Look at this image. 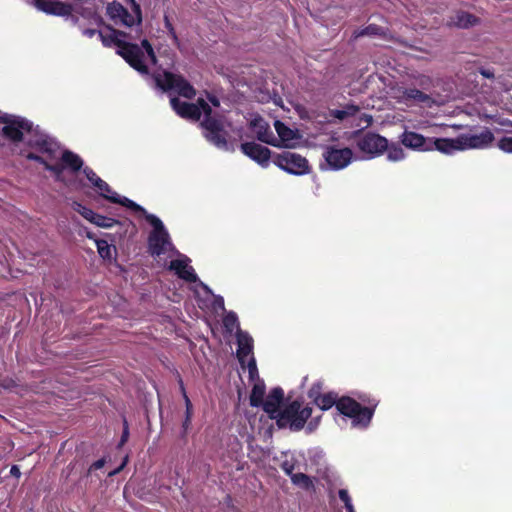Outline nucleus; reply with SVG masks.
Wrapping results in <instances>:
<instances>
[{"instance_id":"6","label":"nucleus","mask_w":512,"mask_h":512,"mask_svg":"<svg viewBox=\"0 0 512 512\" xmlns=\"http://www.w3.org/2000/svg\"><path fill=\"white\" fill-rule=\"evenodd\" d=\"M146 220L153 227V231L148 238V249L153 257L162 255L169 258L178 254L174 245L170 241L168 231L165 229L163 222L153 214H146Z\"/></svg>"},{"instance_id":"56","label":"nucleus","mask_w":512,"mask_h":512,"mask_svg":"<svg viewBox=\"0 0 512 512\" xmlns=\"http://www.w3.org/2000/svg\"><path fill=\"white\" fill-rule=\"evenodd\" d=\"M179 385H180V390L182 392V395L184 396V393H186V391H185L183 381L181 379L179 380Z\"/></svg>"},{"instance_id":"11","label":"nucleus","mask_w":512,"mask_h":512,"mask_svg":"<svg viewBox=\"0 0 512 512\" xmlns=\"http://www.w3.org/2000/svg\"><path fill=\"white\" fill-rule=\"evenodd\" d=\"M284 396V390L281 387H274L266 394L265 382L258 376V408L261 407L270 419L275 420L278 413L282 411Z\"/></svg>"},{"instance_id":"32","label":"nucleus","mask_w":512,"mask_h":512,"mask_svg":"<svg viewBox=\"0 0 512 512\" xmlns=\"http://www.w3.org/2000/svg\"><path fill=\"white\" fill-rule=\"evenodd\" d=\"M274 154H271V151L269 148L258 145V165L262 167H267L269 160L273 159Z\"/></svg>"},{"instance_id":"48","label":"nucleus","mask_w":512,"mask_h":512,"mask_svg":"<svg viewBox=\"0 0 512 512\" xmlns=\"http://www.w3.org/2000/svg\"><path fill=\"white\" fill-rule=\"evenodd\" d=\"M98 30L95 29H85L83 31V34L89 38L93 37L94 35H98Z\"/></svg>"},{"instance_id":"40","label":"nucleus","mask_w":512,"mask_h":512,"mask_svg":"<svg viewBox=\"0 0 512 512\" xmlns=\"http://www.w3.org/2000/svg\"><path fill=\"white\" fill-rule=\"evenodd\" d=\"M338 495L339 499L344 503V506L352 503L351 497L346 489H340Z\"/></svg>"},{"instance_id":"55","label":"nucleus","mask_w":512,"mask_h":512,"mask_svg":"<svg viewBox=\"0 0 512 512\" xmlns=\"http://www.w3.org/2000/svg\"><path fill=\"white\" fill-rule=\"evenodd\" d=\"M256 126V120H251L248 129L253 131Z\"/></svg>"},{"instance_id":"30","label":"nucleus","mask_w":512,"mask_h":512,"mask_svg":"<svg viewBox=\"0 0 512 512\" xmlns=\"http://www.w3.org/2000/svg\"><path fill=\"white\" fill-rule=\"evenodd\" d=\"M357 398L360 402H362L364 404L363 408L371 409L372 416H373L375 413L376 407L379 404V400H377L376 398L371 397L370 395L365 394V393L358 394Z\"/></svg>"},{"instance_id":"41","label":"nucleus","mask_w":512,"mask_h":512,"mask_svg":"<svg viewBox=\"0 0 512 512\" xmlns=\"http://www.w3.org/2000/svg\"><path fill=\"white\" fill-rule=\"evenodd\" d=\"M330 116L338 120H344L347 118V112H345L343 109H333L330 110Z\"/></svg>"},{"instance_id":"8","label":"nucleus","mask_w":512,"mask_h":512,"mask_svg":"<svg viewBox=\"0 0 512 512\" xmlns=\"http://www.w3.org/2000/svg\"><path fill=\"white\" fill-rule=\"evenodd\" d=\"M153 78L156 86L170 95L178 94L187 99H192L196 95L193 86L179 74L162 71L156 73Z\"/></svg>"},{"instance_id":"42","label":"nucleus","mask_w":512,"mask_h":512,"mask_svg":"<svg viewBox=\"0 0 512 512\" xmlns=\"http://www.w3.org/2000/svg\"><path fill=\"white\" fill-rule=\"evenodd\" d=\"M184 401L186 406V416H188V420H191L193 414V406L186 393H184Z\"/></svg>"},{"instance_id":"45","label":"nucleus","mask_w":512,"mask_h":512,"mask_svg":"<svg viewBox=\"0 0 512 512\" xmlns=\"http://www.w3.org/2000/svg\"><path fill=\"white\" fill-rule=\"evenodd\" d=\"M480 74L485 78L492 79L494 78V72L490 69L481 68L479 70Z\"/></svg>"},{"instance_id":"27","label":"nucleus","mask_w":512,"mask_h":512,"mask_svg":"<svg viewBox=\"0 0 512 512\" xmlns=\"http://www.w3.org/2000/svg\"><path fill=\"white\" fill-rule=\"evenodd\" d=\"M478 22V18L467 12H459L456 15L455 25L459 28H469Z\"/></svg>"},{"instance_id":"20","label":"nucleus","mask_w":512,"mask_h":512,"mask_svg":"<svg viewBox=\"0 0 512 512\" xmlns=\"http://www.w3.org/2000/svg\"><path fill=\"white\" fill-rule=\"evenodd\" d=\"M35 6L37 9L52 15L65 16L71 13V6L61 2L36 0Z\"/></svg>"},{"instance_id":"5","label":"nucleus","mask_w":512,"mask_h":512,"mask_svg":"<svg viewBox=\"0 0 512 512\" xmlns=\"http://www.w3.org/2000/svg\"><path fill=\"white\" fill-rule=\"evenodd\" d=\"M0 132L11 142L27 140L33 149L32 152H35V147L30 144V140L35 141L40 135L33 133L32 123L27 119L12 114H3L0 116ZM41 136L43 135L41 134Z\"/></svg>"},{"instance_id":"21","label":"nucleus","mask_w":512,"mask_h":512,"mask_svg":"<svg viewBox=\"0 0 512 512\" xmlns=\"http://www.w3.org/2000/svg\"><path fill=\"white\" fill-rule=\"evenodd\" d=\"M432 150H438L445 154H450L454 151L461 150L460 138H430Z\"/></svg>"},{"instance_id":"23","label":"nucleus","mask_w":512,"mask_h":512,"mask_svg":"<svg viewBox=\"0 0 512 512\" xmlns=\"http://www.w3.org/2000/svg\"><path fill=\"white\" fill-rule=\"evenodd\" d=\"M389 30L385 27L377 24H369L364 28L357 29L353 32V38L358 39L364 36H379L381 38H387Z\"/></svg>"},{"instance_id":"46","label":"nucleus","mask_w":512,"mask_h":512,"mask_svg":"<svg viewBox=\"0 0 512 512\" xmlns=\"http://www.w3.org/2000/svg\"><path fill=\"white\" fill-rule=\"evenodd\" d=\"M105 464V460L104 459H99L97 461H95L91 467H90V470H98V469H101Z\"/></svg>"},{"instance_id":"47","label":"nucleus","mask_w":512,"mask_h":512,"mask_svg":"<svg viewBox=\"0 0 512 512\" xmlns=\"http://www.w3.org/2000/svg\"><path fill=\"white\" fill-rule=\"evenodd\" d=\"M128 436H129L128 427H127V425H125L123 434L121 436L120 445H123L127 441Z\"/></svg>"},{"instance_id":"28","label":"nucleus","mask_w":512,"mask_h":512,"mask_svg":"<svg viewBox=\"0 0 512 512\" xmlns=\"http://www.w3.org/2000/svg\"><path fill=\"white\" fill-rule=\"evenodd\" d=\"M97 251L101 258L111 260L115 252V247L111 246L106 240L95 239Z\"/></svg>"},{"instance_id":"43","label":"nucleus","mask_w":512,"mask_h":512,"mask_svg":"<svg viewBox=\"0 0 512 512\" xmlns=\"http://www.w3.org/2000/svg\"><path fill=\"white\" fill-rule=\"evenodd\" d=\"M249 402L252 407H256V382H254L251 386Z\"/></svg>"},{"instance_id":"19","label":"nucleus","mask_w":512,"mask_h":512,"mask_svg":"<svg viewBox=\"0 0 512 512\" xmlns=\"http://www.w3.org/2000/svg\"><path fill=\"white\" fill-rule=\"evenodd\" d=\"M107 14L114 20L116 24H122L131 27L135 23V19L128 11L117 2H112L107 5Z\"/></svg>"},{"instance_id":"10","label":"nucleus","mask_w":512,"mask_h":512,"mask_svg":"<svg viewBox=\"0 0 512 512\" xmlns=\"http://www.w3.org/2000/svg\"><path fill=\"white\" fill-rule=\"evenodd\" d=\"M415 85L420 87L421 89H417L416 87H400L398 89L402 102L412 105V104H427L431 106L433 102L431 96L424 91L429 90L433 86L432 78L419 74L415 78Z\"/></svg>"},{"instance_id":"9","label":"nucleus","mask_w":512,"mask_h":512,"mask_svg":"<svg viewBox=\"0 0 512 512\" xmlns=\"http://www.w3.org/2000/svg\"><path fill=\"white\" fill-rule=\"evenodd\" d=\"M337 411L350 418L355 427L367 428L372 420L371 409L363 408L360 402L349 396L340 397Z\"/></svg>"},{"instance_id":"18","label":"nucleus","mask_w":512,"mask_h":512,"mask_svg":"<svg viewBox=\"0 0 512 512\" xmlns=\"http://www.w3.org/2000/svg\"><path fill=\"white\" fill-rule=\"evenodd\" d=\"M400 139L401 143L407 148L421 151L432 150L430 138H425L419 133L413 131H404Z\"/></svg>"},{"instance_id":"31","label":"nucleus","mask_w":512,"mask_h":512,"mask_svg":"<svg viewBox=\"0 0 512 512\" xmlns=\"http://www.w3.org/2000/svg\"><path fill=\"white\" fill-rule=\"evenodd\" d=\"M385 151H387V157L391 161H400L405 157V153L399 145H388Z\"/></svg>"},{"instance_id":"57","label":"nucleus","mask_w":512,"mask_h":512,"mask_svg":"<svg viewBox=\"0 0 512 512\" xmlns=\"http://www.w3.org/2000/svg\"><path fill=\"white\" fill-rule=\"evenodd\" d=\"M87 237L90 238V239L93 238L92 234H90V233H87Z\"/></svg>"},{"instance_id":"51","label":"nucleus","mask_w":512,"mask_h":512,"mask_svg":"<svg viewBox=\"0 0 512 512\" xmlns=\"http://www.w3.org/2000/svg\"><path fill=\"white\" fill-rule=\"evenodd\" d=\"M10 473L16 477H19L20 476V470L19 468L16 466V465H13L11 467V470H10Z\"/></svg>"},{"instance_id":"1","label":"nucleus","mask_w":512,"mask_h":512,"mask_svg":"<svg viewBox=\"0 0 512 512\" xmlns=\"http://www.w3.org/2000/svg\"><path fill=\"white\" fill-rule=\"evenodd\" d=\"M170 104L173 110L182 118L192 121H198L203 116L201 127L203 135L211 144L224 151L234 150V144L228 139L227 128L230 123L226 118L214 112L211 106L199 98L197 103H187L180 101L177 97L171 96Z\"/></svg>"},{"instance_id":"37","label":"nucleus","mask_w":512,"mask_h":512,"mask_svg":"<svg viewBox=\"0 0 512 512\" xmlns=\"http://www.w3.org/2000/svg\"><path fill=\"white\" fill-rule=\"evenodd\" d=\"M498 148L506 153H512V137H502L497 144Z\"/></svg>"},{"instance_id":"24","label":"nucleus","mask_w":512,"mask_h":512,"mask_svg":"<svg viewBox=\"0 0 512 512\" xmlns=\"http://www.w3.org/2000/svg\"><path fill=\"white\" fill-rule=\"evenodd\" d=\"M238 136L241 142V151L252 160H256V144L254 143V138L243 133L242 129L238 131Z\"/></svg>"},{"instance_id":"3","label":"nucleus","mask_w":512,"mask_h":512,"mask_svg":"<svg viewBox=\"0 0 512 512\" xmlns=\"http://www.w3.org/2000/svg\"><path fill=\"white\" fill-rule=\"evenodd\" d=\"M30 144L35 147V152H28L25 156L29 160H35L45 166V168L55 174L60 179L63 172V165L53 161L61 157L62 162L73 171H78L83 165L82 159L71 151H62L59 144L47 136H40L35 141L30 140Z\"/></svg>"},{"instance_id":"25","label":"nucleus","mask_w":512,"mask_h":512,"mask_svg":"<svg viewBox=\"0 0 512 512\" xmlns=\"http://www.w3.org/2000/svg\"><path fill=\"white\" fill-rule=\"evenodd\" d=\"M340 402V397L338 393L330 391L324 393L318 398L315 405L318 406L321 410L326 411L335 406L337 408V403Z\"/></svg>"},{"instance_id":"2","label":"nucleus","mask_w":512,"mask_h":512,"mask_svg":"<svg viewBox=\"0 0 512 512\" xmlns=\"http://www.w3.org/2000/svg\"><path fill=\"white\" fill-rule=\"evenodd\" d=\"M98 37L104 46H117V53L121 55L134 69L142 74L148 72L147 64H156V56L151 44L144 39L141 47L125 41V33L107 28L98 32Z\"/></svg>"},{"instance_id":"34","label":"nucleus","mask_w":512,"mask_h":512,"mask_svg":"<svg viewBox=\"0 0 512 512\" xmlns=\"http://www.w3.org/2000/svg\"><path fill=\"white\" fill-rule=\"evenodd\" d=\"M297 461L294 457L290 459H285L280 464L281 469L291 478L295 473L294 470L296 468Z\"/></svg>"},{"instance_id":"49","label":"nucleus","mask_w":512,"mask_h":512,"mask_svg":"<svg viewBox=\"0 0 512 512\" xmlns=\"http://www.w3.org/2000/svg\"><path fill=\"white\" fill-rule=\"evenodd\" d=\"M215 305L216 307H219L220 309L224 310V300L222 297H218L216 300H215Z\"/></svg>"},{"instance_id":"38","label":"nucleus","mask_w":512,"mask_h":512,"mask_svg":"<svg viewBox=\"0 0 512 512\" xmlns=\"http://www.w3.org/2000/svg\"><path fill=\"white\" fill-rule=\"evenodd\" d=\"M164 21H165V28L167 29L169 35L173 39L174 43L178 44L179 40H178L176 31L167 16L164 17Z\"/></svg>"},{"instance_id":"52","label":"nucleus","mask_w":512,"mask_h":512,"mask_svg":"<svg viewBox=\"0 0 512 512\" xmlns=\"http://www.w3.org/2000/svg\"><path fill=\"white\" fill-rule=\"evenodd\" d=\"M191 420H188V416L185 417V420L183 422V429L186 431L190 425Z\"/></svg>"},{"instance_id":"4","label":"nucleus","mask_w":512,"mask_h":512,"mask_svg":"<svg viewBox=\"0 0 512 512\" xmlns=\"http://www.w3.org/2000/svg\"><path fill=\"white\" fill-rule=\"evenodd\" d=\"M223 326L229 334L235 333L237 341L236 355L241 365L242 373H247L248 377L253 380L256 373V365L253 357V338L239 329L237 315L229 312L223 318Z\"/></svg>"},{"instance_id":"29","label":"nucleus","mask_w":512,"mask_h":512,"mask_svg":"<svg viewBox=\"0 0 512 512\" xmlns=\"http://www.w3.org/2000/svg\"><path fill=\"white\" fill-rule=\"evenodd\" d=\"M274 126L281 140L289 141L293 138V131L283 122L276 120Z\"/></svg>"},{"instance_id":"7","label":"nucleus","mask_w":512,"mask_h":512,"mask_svg":"<svg viewBox=\"0 0 512 512\" xmlns=\"http://www.w3.org/2000/svg\"><path fill=\"white\" fill-rule=\"evenodd\" d=\"M302 401L295 399L284 405L282 411L275 418L278 428H289L291 431H300L312 415V408L303 407Z\"/></svg>"},{"instance_id":"26","label":"nucleus","mask_w":512,"mask_h":512,"mask_svg":"<svg viewBox=\"0 0 512 512\" xmlns=\"http://www.w3.org/2000/svg\"><path fill=\"white\" fill-rule=\"evenodd\" d=\"M291 482L306 491L314 489V483L312 479L304 473H295L291 478Z\"/></svg>"},{"instance_id":"13","label":"nucleus","mask_w":512,"mask_h":512,"mask_svg":"<svg viewBox=\"0 0 512 512\" xmlns=\"http://www.w3.org/2000/svg\"><path fill=\"white\" fill-rule=\"evenodd\" d=\"M272 162L280 169L294 175H303L309 171L307 159L290 151L274 154Z\"/></svg>"},{"instance_id":"36","label":"nucleus","mask_w":512,"mask_h":512,"mask_svg":"<svg viewBox=\"0 0 512 512\" xmlns=\"http://www.w3.org/2000/svg\"><path fill=\"white\" fill-rule=\"evenodd\" d=\"M322 383L316 382L313 383L310 389L308 390V397L313 401L315 404L318 398L322 395Z\"/></svg>"},{"instance_id":"17","label":"nucleus","mask_w":512,"mask_h":512,"mask_svg":"<svg viewBox=\"0 0 512 512\" xmlns=\"http://www.w3.org/2000/svg\"><path fill=\"white\" fill-rule=\"evenodd\" d=\"M175 256H178V258L170 262L169 269L187 282H196L198 278L193 267L189 265L190 259L179 252Z\"/></svg>"},{"instance_id":"12","label":"nucleus","mask_w":512,"mask_h":512,"mask_svg":"<svg viewBox=\"0 0 512 512\" xmlns=\"http://www.w3.org/2000/svg\"><path fill=\"white\" fill-rule=\"evenodd\" d=\"M83 173L85 174L87 179L90 181V183L98 190L100 195L102 197H104L105 199H107L113 203L121 204V205L128 207L130 209H133L135 211H141V212L146 213L145 210L141 206H139L132 200H130L126 197H121L116 192L112 191L110 186L104 180H102L100 177H98L96 175V173L89 167H85L83 169Z\"/></svg>"},{"instance_id":"59","label":"nucleus","mask_w":512,"mask_h":512,"mask_svg":"<svg viewBox=\"0 0 512 512\" xmlns=\"http://www.w3.org/2000/svg\"><path fill=\"white\" fill-rule=\"evenodd\" d=\"M248 422H250V424L253 425L251 418H248Z\"/></svg>"},{"instance_id":"44","label":"nucleus","mask_w":512,"mask_h":512,"mask_svg":"<svg viewBox=\"0 0 512 512\" xmlns=\"http://www.w3.org/2000/svg\"><path fill=\"white\" fill-rule=\"evenodd\" d=\"M257 124H258V140L263 141V139L261 137V129L265 128V126H267V123L261 117L258 116Z\"/></svg>"},{"instance_id":"58","label":"nucleus","mask_w":512,"mask_h":512,"mask_svg":"<svg viewBox=\"0 0 512 512\" xmlns=\"http://www.w3.org/2000/svg\"><path fill=\"white\" fill-rule=\"evenodd\" d=\"M201 285L204 287V289L208 290V287L205 286L203 283H201Z\"/></svg>"},{"instance_id":"35","label":"nucleus","mask_w":512,"mask_h":512,"mask_svg":"<svg viewBox=\"0 0 512 512\" xmlns=\"http://www.w3.org/2000/svg\"><path fill=\"white\" fill-rule=\"evenodd\" d=\"M73 209L77 211L79 214H81L85 219L92 222L95 212L85 206H83L80 203L75 202L73 204Z\"/></svg>"},{"instance_id":"39","label":"nucleus","mask_w":512,"mask_h":512,"mask_svg":"<svg viewBox=\"0 0 512 512\" xmlns=\"http://www.w3.org/2000/svg\"><path fill=\"white\" fill-rule=\"evenodd\" d=\"M343 110L347 112V118L355 116L359 112V107L354 104H347L344 106Z\"/></svg>"},{"instance_id":"54","label":"nucleus","mask_w":512,"mask_h":512,"mask_svg":"<svg viewBox=\"0 0 512 512\" xmlns=\"http://www.w3.org/2000/svg\"><path fill=\"white\" fill-rule=\"evenodd\" d=\"M344 507H345V509H346V512H355V509H354V506H353V504H352V503L347 504V505H345Z\"/></svg>"},{"instance_id":"16","label":"nucleus","mask_w":512,"mask_h":512,"mask_svg":"<svg viewBox=\"0 0 512 512\" xmlns=\"http://www.w3.org/2000/svg\"><path fill=\"white\" fill-rule=\"evenodd\" d=\"M323 155L328 165L335 170L346 167L353 157V153L350 148L338 149L335 147H328Z\"/></svg>"},{"instance_id":"15","label":"nucleus","mask_w":512,"mask_h":512,"mask_svg":"<svg viewBox=\"0 0 512 512\" xmlns=\"http://www.w3.org/2000/svg\"><path fill=\"white\" fill-rule=\"evenodd\" d=\"M459 138L461 150L483 149L490 146L495 139L493 133L488 128H485L479 134H461Z\"/></svg>"},{"instance_id":"22","label":"nucleus","mask_w":512,"mask_h":512,"mask_svg":"<svg viewBox=\"0 0 512 512\" xmlns=\"http://www.w3.org/2000/svg\"><path fill=\"white\" fill-rule=\"evenodd\" d=\"M275 83L272 81L271 83L265 82L260 86L258 82V103H265L269 101H273L277 103V100H281L277 92L275 91Z\"/></svg>"},{"instance_id":"53","label":"nucleus","mask_w":512,"mask_h":512,"mask_svg":"<svg viewBox=\"0 0 512 512\" xmlns=\"http://www.w3.org/2000/svg\"><path fill=\"white\" fill-rule=\"evenodd\" d=\"M126 461H127V459L124 460V462L121 464V466H119V468H117L113 472H110L109 475H114V474L118 473L124 467V465L126 464Z\"/></svg>"},{"instance_id":"14","label":"nucleus","mask_w":512,"mask_h":512,"mask_svg":"<svg viewBox=\"0 0 512 512\" xmlns=\"http://www.w3.org/2000/svg\"><path fill=\"white\" fill-rule=\"evenodd\" d=\"M361 134V130L354 132V136L358 137L357 147L361 152L374 157L382 154L387 149L388 141L385 137L373 132Z\"/></svg>"},{"instance_id":"50","label":"nucleus","mask_w":512,"mask_h":512,"mask_svg":"<svg viewBox=\"0 0 512 512\" xmlns=\"http://www.w3.org/2000/svg\"><path fill=\"white\" fill-rule=\"evenodd\" d=\"M209 102L214 106L218 107L220 105L219 100L215 96H209L208 97Z\"/></svg>"},{"instance_id":"33","label":"nucleus","mask_w":512,"mask_h":512,"mask_svg":"<svg viewBox=\"0 0 512 512\" xmlns=\"http://www.w3.org/2000/svg\"><path fill=\"white\" fill-rule=\"evenodd\" d=\"M91 223H93L99 227L111 228L117 223V221L114 220L113 218H109V217L102 216L100 214L95 213L94 218Z\"/></svg>"}]
</instances>
